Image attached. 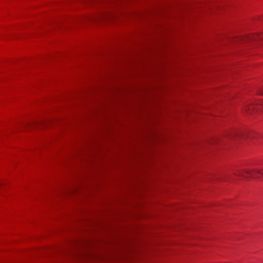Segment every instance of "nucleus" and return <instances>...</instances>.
Listing matches in <instances>:
<instances>
[{"mask_svg":"<svg viewBox=\"0 0 263 263\" xmlns=\"http://www.w3.org/2000/svg\"><path fill=\"white\" fill-rule=\"evenodd\" d=\"M234 177H230L228 179L233 182L238 180V177L245 179L254 178L261 180L263 178V168H256L251 171L245 170L234 174Z\"/></svg>","mask_w":263,"mask_h":263,"instance_id":"obj_1","label":"nucleus"},{"mask_svg":"<svg viewBox=\"0 0 263 263\" xmlns=\"http://www.w3.org/2000/svg\"><path fill=\"white\" fill-rule=\"evenodd\" d=\"M255 134L253 133L246 132L233 131L230 133L228 138L233 140L251 139L255 138Z\"/></svg>","mask_w":263,"mask_h":263,"instance_id":"obj_2","label":"nucleus"},{"mask_svg":"<svg viewBox=\"0 0 263 263\" xmlns=\"http://www.w3.org/2000/svg\"><path fill=\"white\" fill-rule=\"evenodd\" d=\"M260 94L263 95V89L260 92Z\"/></svg>","mask_w":263,"mask_h":263,"instance_id":"obj_3","label":"nucleus"},{"mask_svg":"<svg viewBox=\"0 0 263 263\" xmlns=\"http://www.w3.org/2000/svg\"><path fill=\"white\" fill-rule=\"evenodd\" d=\"M251 109H254V108L252 107V108H251V107H248V110H250Z\"/></svg>","mask_w":263,"mask_h":263,"instance_id":"obj_4","label":"nucleus"}]
</instances>
